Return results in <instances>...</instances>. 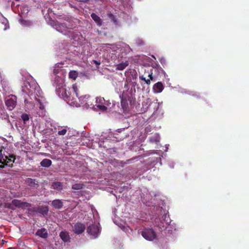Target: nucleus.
Returning a JSON list of instances; mask_svg holds the SVG:
<instances>
[{
    "instance_id": "obj_33",
    "label": "nucleus",
    "mask_w": 249,
    "mask_h": 249,
    "mask_svg": "<svg viewBox=\"0 0 249 249\" xmlns=\"http://www.w3.org/2000/svg\"><path fill=\"white\" fill-rule=\"evenodd\" d=\"M160 70L161 71H163V70H162V69L161 68H160Z\"/></svg>"
},
{
    "instance_id": "obj_2",
    "label": "nucleus",
    "mask_w": 249,
    "mask_h": 249,
    "mask_svg": "<svg viewBox=\"0 0 249 249\" xmlns=\"http://www.w3.org/2000/svg\"><path fill=\"white\" fill-rule=\"evenodd\" d=\"M142 235L147 240L153 241L156 239L157 235L155 231L152 229L145 228L142 231Z\"/></svg>"
},
{
    "instance_id": "obj_28",
    "label": "nucleus",
    "mask_w": 249,
    "mask_h": 249,
    "mask_svg": "<svg viewBox=\"0 0 249 249\" xmlns=\"http://www.w3.org/2000/svg\"><path fill=\"white\" fill-rule=\"evenodd\" d=\"M121 105L123 107V108L124 110L125 108H126V106L127 105V104L126 103L124 102V101H122Z\"/></svg>"
},
{
    "instance_id": "obj_10",
    "label": "nucleus",
    "mask_w": 249,
    "mask_h": 249,
    "mask_svg": "<svg viewBox=\"0 0 249 249\" xmlns=\"http://www.w3.org/2000/svg\"><path fill=\"white\" fill-rule=\"evenodd\" d=\"M59 236L60 238L65 242H69L70 240V237L69 233L67 231H62L60 233Z\"/></svg>"
},
{
    "instance_id": "obj_23",
    "label": "nucleus",
    "mask_w": 249,
    "mask_h": 249,
    "mask_svg": "<svg viewBox=\"0 0 249 249\" xmlns=\"http://www.w3.org/2000/svg\"><path fill=\"white\" fill-rule=\"evenodd\" d=\"M67 130L66 128H64L61 130L58 131V134L59 135H64L66 134Z\"/></svg>"
},
{
    "instance_id": "obj_22",
    "label": "nucleus",
    "mask_w": 249,
    "mask_h": 249,
    "mask_svg": "<svg viewBox=\"0 0 249 249\" xmlns=\"http://www.w3.org/2000/svg\"><path fill=\"white\" fill-rule=\"evenodd\" d=\"M72 88L73 92L75 94V96L77 97H79L78 93V88H77V86L76 85V84L73 85Z\"/></svg>"
},
{
    "instance_id": "obj_5",
    "label": "nucleus",
    "mask_w": 249,
    "mask_h": 249,
    "mask_svg": "<svg viewBox=\"0 0 249 249\" xmlns=\"http://www.w3.org/2000/svg\"><path fill=\"white\" fill-rule=\"evenodd\" d=\"M72 228L73 231L75 233L80 234L84 231L86 229V226L81 222H77L74 224Z\"/></svg>"
},
{
    "instance_id": "obj_13",
    "label": "nucleus",
    "mask_w": 249,
    "mask_h": 249,
    "mask_svg": "<svg viewBox=\"0 0 249 249\" xmlns=\"http://www.w3.org/2000/svg\"><path fill=\"white\" fill-rule=\"evenodd\" d=\"M52 161L48 159H43L40 163V166L43 167L48 168L51 166Z\"/></svg>"
},
{
    "instance_id": "obj_7",
    "label": "nucleus",
    "mask_w": 249,
    "mask_h": 249,
    "mask_svg": "<svg viewBox=\"0 0 249 249\" xmlns=\"http://www.w3.org/2000/svg\"><path fill=\"white\" fill-rule=\"evenodd\" d=\"M91 17L92 19L94 21V22L96 23L97 26L100 27L102 25L103 21L102 19L95 13H92L91 14Z\"/></svg>"
},
{
    "instance_id": "obj_21",
    "label": "nucleus",
    "mask_w": 249,
    "mask_h": 249,
    "mask_svg": "<svg viewBox=\"0 0 249 249\" xmlns=\"http://www.w3.org/2000/svg\"><path fill=\"white\" fill-rule=\"evenodd\" d=\"M139 78L140 79L144 81L145 83L148 85L151 84V80L149 79H146L143 75H140L139 76Z\"/></svg>"
},
{
    "instance_id": "obj_15",
    "label": "nucleus",
    "mask_w": 249,
    "mask_h": 249,
    "mask_svg": "<svg viewBox=\"0 0 249 249\" xmlns=\"http://www.w3.org/2000/svg\"><path fill=\"white\" fill-rule=\"evenodd\" d=\"M37 212L43 215H46L49 212V209L47 206H39L37 208Z\"/></svg>"
},
{
    "instance_id": "obj_25",
    "label": "nucleus",
    "mask_w": 249,
    "mask_h": 249,
    "mask_svg": "<svg viewBox=\"0 0 249 249\" xmlns=\"http://www.w3.org/2000/svg\"><path fill=\"white\" fill-rule=\"evenodd\" d=\"M2 151H0V163H1V165H3L4 161V156L1 153Z\"/></svg>"
},
{
    "instance_id": "obj_4",
    "label": "nucleus",
    "mask_w": 249,
    "mask_h": 249,
    "mask_svg": "<svg viewBox=\"0 0 249 249\" xmlns=\"http://www.w3.org/2000/svg\"><path fill=\"white\" fill-rule=\"evenodd\" d=\"M16 160L15 156L14 155H9L8 156H4V161L3 165H0V168H3L4 165H7L9 167L13 166V163Z\"/></svg>"
},
{
    "instance_id": "obj_32",
    "label": "nucleus",
    "mask_w": 249,
    "mask_h": 249,
    "mask_svg": "<svg viewBox=\"0 0 249 249\" xmlns=\"http://www.w3.org/2000/svg\"><path fill=\"white\" fill-rule=\"evenodd\" d=\"M94 62L95 64H96L97 65H100V63L98 62L96 60H94Z\"/></svg>"
},
{
    "instance_id": "obj_18",
    "label": "nucleus",
    "mask_w": 249,
    "mask_h": 249,
    "mask_svg": "<svg viewBox=\"0 0 249 249\" xmlns=\"http://www.w3.org/2000/svg\"><path fill=\"white\" fill-rule=\"evenodd\" d=\"M0 117L4 120H7L9 118V115L5 109H2L0 111Z\"/></svg>"
},
{
    "instance_id": "obj_29",
    "label": "nucleus",
    "mask_w": 249,
    "mask_h": 249,
    "mask_svg": "<svg viewBox=\"0 0 249 249\" xmlns=\"http://www.w3.org/2000/svg\"><path fill=\"white\" fill-rule=\"evenodd\" d=\"M105 101L104 99L101 98H97L96 99L97 103H102V104L103 103V101Z\"/></svg>"
},
{
    "instance_id": "obj_8",
    "label": "nucleus",
    "mask_w": 249,
    "mask_h": 249,
    "mask_svg": "<svg viewBox=\"0 0 249 249\" xmlns=\"http://www.w3.org/2000/svg\"><path fill=\"white\" fill-rule=\"evenodd\" d=\"M52 205L56 209H60L63 206V202L61 200L55 199L52 202Z\"/></svg>"
},
{
    "instance_id": "obj_1",
    "label": "nucleus",
    "mask_w": 249,
    "mask_h": 249,
    "mask_svg": "<svg viewBox=\"0 0 249 249\" xmlns=\"http://www.w3.org/2000/svg\"><path fill=\"white\" fill-rule=\"evenodd\" d=\"M17 97L14 95H10L5 99V104L9 110H13L17 106Z\"/></svg>"
},
{
    "instance_id": "obj_3",
    "label": "nucleus",
    "mask_w": 249,
    "mask_h": 249,
    "mask_svg": "<svg viewBox=\"0 0 249 249\" xmlns=\"http://www.w3.org/2000/svg\"><path fill=\"white\" fill-rule=\"evenodd\" d=\"M87 232L91 236L92 238L97 237L100 231V224H91L89 225L87 229Z\"/></svg>"
},
{
    "instance_id": "obj_34",
    "label": "nucleus",
    "mask_w": 249,
    "mask_h": 249,
    "mask_svg": "<svg viewBox=\"0 0 249 249\" xmlns=\"http://www.w3.org/2000/svg\"><path fill=\"white\" fill-rule=\"evenodd\" d=\"M16 1H19V0H15Z\"/></svg>"
},
{
    "instance_id": "obj_24",
    "label": "nucleus",
    "mask_w": 249,
    "mask_h": 249,
    "mask_svg": "<svg viewBox=\"0 0 249 249\" xmlns=\"http://www.w3.org/2000/svg\"><path fill=\"white\" fill-rule=\"evenodd\" d=\"M97 107L102 111H105L107 109V107L103 105H98Z\"/></svg>"
},
{
    "instance_id": "obj_27",
    "label": "nucleus",
    "mask_w": 249,
    "mask_h": 249,
    "mask_svg": "<svg viewBox=\"0 0 249 249\" xmlns=\"http://www.w3.org/2000/svg\"><path fill=\"white\" fill-rule=\"evenodd\" d=\"M160 62L163 66L166 63V60L163 57H162L160 59Z\"/></svg>"
},
{
    "instance_id": "obj_11",
    "label": "nucleus",
    "mask_w": 249,
    "mask_h": 249,
    "mask_svg": "<svg viewBox=\"0 0 249 249\" xmlns=\"http://www.w3.org/2000/svg\"><path fill=\"white\" fill-rule=\"evenodd\" d=\"M36 234L43 238H46L48 237V233L45 228L38 230Z\"/></svg>"
},
{
    "instance_id": "obj_6",
    "label": "nucleus",
    "mask_w": 249,
    "mask_h": 249,
    "mask_svg": "<svg viewBox=\"0 0 249 249\" xmlns=\"http://www.w3.org/2000/svg\"><path fill=\"white\" fill-rule=\"evenodd\" d=\"M153 89L155 93H160L163 90L164 87L161 82H159L154 84Z\"/></svg>"
},
{
    "instance_id": "obj_9",
    "label": "nucleus",
    "mask_w": 249,
    "mask_h": 249,
    "mask_svg": "<svg viewBox=\"0 0 249 249\" xmlns=\"http://www.w3.org/2000/svg\"><path fill=\"white\" fill-rule=\"evenodd\" d=\"M12 204L14 206L18 207V208H22L25 206H28L30 204L26 202H23L21 201L20 200L14 199L12 201Z\"/></svg>"
},
{
    "instance_id": "obj_26",
    "label": "nucleus",
    "mask_w": 249,
    "mask_h": 249,
    "mask_svg": "<svg viewBox=\"0 0 249 249\" xmlns=\"http://www.w3.org/2000/svg\"><path fill=\"white\" fill-rule=\"evenodd\" d=\"M62 93L63 92H65V97H66L67 99H68L69 97H70V93H68V94L67 93L66 89H62Z\"/></svg>"
},
{
    "instance_id": "obj_31",
    "label": "nucleus",
    "mask_w": 249,
    "mask_h": 249,
    "mask_svg": "<svg viewBox=\"0 0 249 249\" xmlns=\"http://www.w3.org/2000/svg\"><path fill=\"white\" fill-rule=\"evenodd\" d=\"M80 1L83 2H88L89 0H80Z\"/></svg>"
},
{
    "instance_id": "obj_17",
    "label": "nucleus",
    "mask_w": 249,
    "mask_h": 249,
    "mask_svg": "<svg viewBox=\"0 0 249 249\" xmlns=\"http://www.w3.org/2000/svg\"><path fill=\"white\" fill-rule=\"evenodd\" d=\"M78 73L75 71H71L69 73V76L70 78L75 80L78 77Z\"/></svg>"
},
{
    "instance_id": "obj_20",
    "label": "nucleus",
    "mask_w": 249,
    "mask_h": 249,
    "mask_svg": "<svg viewBox=\"0 0 249 249\" xmlns=\"http://www.w3.org/2000/svg\"><path fill=\"white\" fill-rule=\"evenodd\" d=\"M84 186L82 183H76L72 186V189L73 190H80L83 188Z\"/></svg>"
},
{
    "instance_id": "obj_16",
    "label": "nucleus",
    "mask_w": 249,
    "mask_h": 249,
    "mask_svg": "<svg viewBox=\"0 0 249 249\" xmlns=\"http://www.w3.org/2000/svg\"><path fill=\"white\" fill-rule=\"evenodd\" d=\"M129 63L128 61L122 62L116 65V70L119 71H122L124 70L128 65Z\"/></svg>"
},
{
    "instance_id": "obj_14",
    "label": "nucleus",
    "mask_w": 249,
    "mask_h": 249,
    "mask_svg": "<svg viewBox=\"0 0 249 249\" xmlns=\"http://www.w3.org/2000/svg\"><path fill=\"white\" fill-rule=\"evenodd\" d=\"M52 187L57 191H61L63 189V184L60 182L54 181L53 182Z\"/></svg>"
},
{
    "instance_id": "obj_19",
    "label": "nucleus",
    "mask_w": 249,
    "mask_h": 249,
    "mask_svg": "<svg viewBox=\"0 0 249 249\" xmlns=\"http://www.w3.org/2000/svg\"><path fill=\"white\" fill-rule=\"evenodd\" d=\"M21 118L22 120L23 123L25 124L27 121L29 120V115L25 113H22L21 115Z\"/></svg>"
},
{
    "instance_id": "obj_30",
    "label": "nucleus",
    "mask_w": 249,
    "mask_h": 249,
    "mask_svg": "<svg viewBox=\"0 0 249 249\" xmlns=\"http://www.w3.org/2000/svg\"><path fill=\"white\" fill-rule=\"evenodd\" d=\"M148 77L149 78V79H150L151 80L153 81L154 80L153 73L152 72L148 74Z\"/></svg>"
},
{
    "instance_id": "obj_12",
    "label": "nucleus",
    "mask_w": 249,
    "mask_h": 249,
    "mask_svg": "<svg viewBox=\"0 0 249 249\" xmlns=\"http://www.w3.org/2000/svg\"><path fill=\"white\" fill-rule=\"evenodd\" d=\"M36 179L31 178H28L25 181L26 184L30 186V187L37 188L39 186V185L36 183Z\"/></svg>"
}]
</instances>
